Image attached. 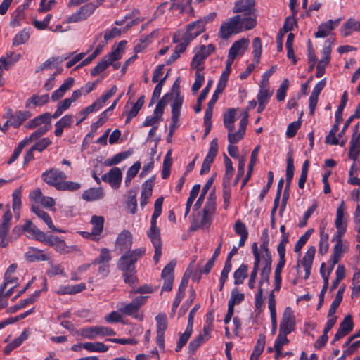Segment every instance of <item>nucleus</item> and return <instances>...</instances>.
Wrapping results in <instances>:
<instances>
[{
    "label": "nucleus",
    "mask_w": 360,
    "mask_h": 360,
    "mask_svg": "<svg viewBox=\"0 0 360 360\" xmlns=\"http://www.w3.org/2000/svg\"><path fill=\"white\" fill-rule=\"evenodd\" d=\"M257 25L255 16L236 15L222 22L217 36L221 39H228L233 34L253 29Z\"/></svg>",
    "instance_id": "1"
},
{
    "label": "nucleus",
    "mask_w": 360,
    "mask_h": 360,
    "mask_svg": "<svg viewBox=\"0 0 360 360\" xmlns=\"http://www.w3.org/2000/svg\"><path fill=\"white\" fill-rule=\"evenodd\" d=\"M146 253L145 248L126 252L119 259L117 268L123 272L125 283L132 284L136 281L135 263Z\"/></svg>",
    "instance_id": "2"
},
{
    "label": "nucleus",
    "mask_w": 360,
    "mask_h": 360,
    "mask_svg": "<svg viewBox=\"0 0 360 360\" xmlns=\"http://www.w3.org/2000/svg\"><path fill=\"white\" fill-rule=\"evenodd\" d=\"M217 211V197L214 191H211L205 205L200 212L193 218L191 229L196 231L199 229H209L212 223Z\"/></svg>",
    "instance_id": "3"
},
{
    "label": "nucleus",
    "mask_w": 360,
    "mask_h": 360,
    "mask_svg": "<svg viewBox=\"0 0 360 360\" xmlns=\"http://www.w3.org/2000/svg\"><path fill=\"white\" fill-rule=\"evenodd\" d=\"M217 211V197L214 191H211L205 205L200 212L193 218L191 229L196 231L199 229H209L212 223Z\"/></svg>",
    "instance_id": "4"
},
{
    "label": "nucleus",
    "mask_w": 360,
    "mask_h": 360,
    "mask_svg": "<svg viewBox=\"0 0 360 360\" xmlns=\"http://www.w3.org/2000/svg\"><path fill=\"white\" fill-rule=\"evenodd\" d=\"M359 123L355 125V129L350 141L349 157L354 161L349 171L347 182L352 185H360V179L358 178L360 165L357 159L360 153V133L358 132Z\"/></svg>",
    "instance_id": "5"
},
{
    "label": "nucleus",
    "mask_w": 360,
    "mask_h": 360,
    "mask_svg": "<svg viewBox=\"0 0 360 360\" xmlns=\"http://www.w3.org/2000/svg\"><path fill=\"white\" fill-rule=\"evenodd\" d=\"M174 96L171 103L172 117L169 124V131L167 136V141L170 142L174 131L179 127V117L181 115V108L184 103V96L181 95L179 89L174 91Z\"/></svg>",
    "instance_id": "6"
},
{
    "label": "nucleus",
    "mask_w": 360,
    "mask_h": 360,
    "mask_svg": "<svg viewBox=\"0 0 360 360\" xmlns=\"http://www.w3.org/2000/svg\"><path fill=\"white\" fill-rule=\"evenodd\" d=\"M105 0H96L82 6L77 11L70 15L67 22L68 23L78 22L86 20L95 10L103 4Z\"/></svg>",
    "instance_id": "7"
},
{
    "label": "nucleus",
    "mask_w": 360,
    "mask_h": 360,
    "mask_svg": "<svg viewBox=\"0 0 360 360\" xmlns=\"http://www.w3.org/2000/svg\"><path fill=\"white\" fill-rule=\"evenodd\" d=\"M78 334L84 338L94 340L98 337L113 336L116 333L109 327L96 325L81 328Z\"/></svg>",
    "instance_id": "8"
},
{
    "label": "nucleus",
    "mask_w": 360,
    "mask_h": 360,
    "mask_svg": "<svg viewBox=\"0 0 360 360\" xmlns=\"http://www.w3.org/2000/svg\"><path fill=\"white\" fill-rule=\"evenodd\" d=\"M147 298V296H138L129 304H121V306L118 308V310L120 312L127 316H132L138 320H142L143 315L139 314L138 311L141 307L146 303Z\"/></svg>",
    "instance_id": "9"
},
{
    "label": "nucleus",
    "mask_w": 360,
    "mask_h": 360,
    "mask_svg": "<svg viewBox=\"0 0 360 360\" xmlns=\"http://www.w3.org/2000/svg\"><path fill=\"white\" fill-rule=\"evenodd\" d=\"M67 176L63 171L56 168H51L41 174V179L49 186L56 188L58 191L63 180H66Z\"/></svg>",
    "instance_id": "10"
},
{
    "label": "nucleus",
    "mask_w": 360,
    "mask_h": 360,
    "mask_svg": "<svg viewBox=\"0 0 360 360\" xmlns=\"http://www.w3.org/2000/svg\"><path fill=\"white\" fill-rule=\"evenodd\" d=\"M216 49L214 44H210L207 46L202 45L196 49L195 53L191 60V66L193 69L202 68L201 65L205 60L210 56Z\"/></svg>",
    "instance_id": "11"
},
{
    "label": "nucleus",
    "mask_w": 360,
    "mask_h": 360,
    "mask_svg": "<svg viewBox=\"0 0 360 360\" xmlns=\"http://www.w3.org/2000/svg\"><path fill=\"white\" fill-rule=\"evenodd\" d=\"M295 318L292 309L288 307L285 309L279 326V333L288 335L295 330Z\"/></svg>",
    "instance_id": "12"
},
{
    "label": "nucleus",
    "mask_w": 360,
    "mask_h": 360,
    "mask_svg": "<svg viewBox=\"0 0 360 360\" xmlns=\"http://www.w3.org/2000/svg\"><path fill=\"white\" fill-rule=\"evenodd\" d=\"M12 219V214L10 210H7L4 213L2 219L0 222V246L6 248L10 243L8 234L11 228V221Z\"/></svg>",
    "instance_id": "13"
},
{
    "label": "nucleus",
    "mask_w": 360,
    "mask_h": 360,
    "mask_svg": "<svg viewBox=\"0 0 360 360\" xmlns=\"http://www.w3.org/2000/svg\"><path fill=\"white\" fill-rule=\"evenodd\" d=\"M147 236L155 248L153 259L155 263H158L162 255V240L160 229L157 226H150V229L147 231Z\"/></svg>",
    "instance_id": "14"
},
{
    "label": "nucleus",
    "mask_w": 360,
    "mask_h": 360,
    "mask_svg": "<svg viewBox=\"0 0 360 360\" xmlns=\"http://www.w3.org/2000/svg\"><path fill=\"white\" fill-rule=\"evenodd\" d=\"M31 116L32 113L28 110H18L13 112L11 108H8L3 117L5 119H9V122H11V127L18 128Z\"/></svg>",
    "instance_id": "15"
},
{
    "label": "nucleus",
    "mask_w": 360,
    "mask_h": 360,
    "mask_svg": "<svg viewBox=\"0 0 360 360\" xmlns=\"http://www.w3.org/2000/svg\"><path fill=\"white\" fill-rule=\"evenodd\" d=\"M332 44L333 41L330 39H328L321 51L322 58L319 61L316 66V77L318 78L321 77L324 75L326 67L330 62Z\"/></svg>",
    "instance_id": "16"
},
{
    "label": "nucleus",
    "mask_w": 360,
    "mask_h": 360,
    "mask_svg": "<svg viewBox=\"0 0 360 360\" xmlns=\"http://www.w3.org/2000/svg\"><path fill=\"white\" fill-rule=\"evenodd\" d=\"M157 325V336L156 342L159 347L164 350L165 349V331L166 330L168 325L167 318L165 314H158L155 318Z\"/></svg>",
    "instance_id": "17"
},
{
    "label": "nucleus",
    "mask_w": 360,
    "mask_h": 360,
    "mask_svg": "<svg viewBox=\"0 0 360 360\" xmlns=\"http://www.w3.org/2000/svg\"><path fill=\"white\" fill-rule=\"evenodd\" d=\"M248 45L249 40L247 39H241L232 44L228 54V66L232 65L238 56H242L244 53L248 49Z\"/></svg>",
    "instance_id": "18"
},
{
    "label": "nucleus",
    "mask_w": 360,
    "mask_h": 360,
    "mask_svg": "<svg viewBox=\"0 0 360 360\" xmlns=\"http://www.w3.org/2000/svg\"><path fill=\"white\" fill-rule=\"evenodd\" d=\"M218 148V140L217 138H214L211 141L208 153L203 160L200 169V174L202 175L210 172L211 165L213 162L214 158L217 155Z\"/></svg>",
    "instance_id": "19"
},
{
    "label": "nucleus",
    "mask_w": 360,
    "mask_h": 360,
    "mask_svg": "<svg viewBox=\"0 0 360 360\" xmlns=\"http://www.w3.org/2000/svg\"><path fill=\"white\" fill-rule=\"evenodd\" d=\"M122 179V174L119 167L112 168L108 173L103 174L101 177L103 181L108 182L114 189H117L120 186Z\"/></svg>",
    "instance_id": "20"
},
{
    "label": "nucleus",
    "mask_w": 360,
    "mask_h": 360,
    "mask_svg": "<svg viewBox=\"0 0 360 360\" xmlns=\"http://www.w3.org/2000/svg\"><path fill=\"white\" fill-rule=\"evenodd\" d=\"M207 23L205 20H199L188 24L184 36L191 41L205 31Z\"/></svg>",
    "instance_id": "21"
},
{
    "label": "nucleus",
    "mask_w": 360,
    "mask_h": 360,
    "mask_svg": "<svg viewBox=\"0 0 360 360\" xmlns=\"http://www.w3.org/2000/svg\"><path fill=\"white\" fill-rule=\"evenodd\" d=\"M255 5V0H238L235 2L233 8L234 13L238 15H248L254 16L252 12Z\"/></svg>",
    "instance_id": "22"
},
{
    "label": "nucleus",
    "mask_w": 360,
    "mask_h": 360,
    "mask_svg": "<svg viewBox=\"0 0 360 360\" xmlns=\"http://www.w3.org/2000/svg\"><path fill=\"white\" fill-rule=\"evenodd\" d=\"M133 243L132 235L127 230H123L117 236L115 246L121 251L129 250Z\"/></svg>",
    "instance_id": "23"
},
{
    "label": "nucleus",
    "mask_w": 360,
    "mask_h": 360,
    "mask_svg": "<svg viewBox=\"0 0 360 360\" xmlns=\"http://www.w3.org/2000/svg\"><path fill=\"white\" fill-rule=\"evenodd\" d=\"M347 219L348 214L346 212V207L344 201H342L338 207L336 212V218L335 221V228L337 229L346 230Z\"/></svg>",
    "instance_id": "24"
},
{
    "label": "nucleus",
    "mask_w": 360,
    "mask_h": 360,
    "mask_svg": "<svg viewBox=\"0 0 360 360\" xmlns=\"http://www.w3.org/2000/svg\"><path fill=\"white\" fill-rule=\"evenodd\" d=\"M24 257L25 259L30 262L47 261L49 259V256L44 253L43 250L34 247L28 248V250L25 252Z\"/></svg>",
    "instance_id": "25"
},
{
    "label": "nucleus",
    "mask_w": 360,
    "mask_h": 360,
    "mask_svg": "<svg viewBox=\"0 0 360 360\" xmlns=\"http://www.w3.org/2000/svg\"><path fill=\"white\" fill-rule=\"evenodd\" d=\"M316 253L315 246H310L306 252L303 259L301 261V264L303 266L305 275L304 278L307 279L311 274V269L312 266L313 261Z\"/></svg>",
    "instance_id": "26"
},
{
    "label": "nucleus",
    "mask_w": 360,
    "mask_h": 360,
    "mask_svg": "<svg viewBox=\"0 0 360 360\" xmlns=\"http://www.w3.org/2000/svg\"><path fill=\"white\" fill-rule=\"evenodd\" d=\"M115 53H108L102 58V60L91 71V76H96L104 71L108 66L117 61Z\"/></svg>",
    "instance_id": "27"
},
{
    "label": "nucleus",
    "mask_w": 360,
    "mask_h": 360,
    "mask_svg": "<svg viewBox=\"0 0 360 360\" xmlns=\"http://www.w3.org/2000/svg\"><path fill=\"white\" fill-rule=\"evenodd\" d=\"M340 19L336 20H329L326 22L321 23L319 27L317 32H315L314 35L316 38H321L328 36L330 32L339 25Z\"/></svg>",
    "instance_id": "28"
},
{
    "label": "nucleus",
    "mask_w": 360,
    "mask_h": 360,
    "mask_svg": "<svg viewBox=\"0 0 360 360\" xmlns=\"http://www.w3.org/2000/svg\"><path fill=\"white\" fill-rule=\"evenodd\" d=\"M353 321L350 316H347L340 323V328L335 335L333 341H338L347 335L353 329Z\"/></svg>",
    "instance_id": "29"
},
{
    "label": "nucleus",
    "mask_w": 360,
    "mask_h": 360,
    "mask_svg": "<svg viewBox=\"0 0 360 360\" xmlns=\"http://www.w3.org/2000/svg\"><path fill=\"white\" fill-rule=\"evenodd\" d=\"M32 211L41 220L44 221V222L48 226V227L54 232L61 233L63 232L61 230L57 229L50 217V215L42 210L39 206L32 205Z\"/></svg>",
    "instance_id": "30"
},
{
    "label": "nucleus",
    "mask_w": 360,
    "mask_h": 360,
    "mask_svg": "<svg viewBox=\"0 0 360 360\" xmlns=\"http://www.w3.org/2000/svg\"><path fill=\"white\" fill-rule=\"evenodd\" d=\"M49 101V94L38 95L33 94L25 102V107L27 108H32L33 107H40L46 104Z\"/></svg>",
    "instance_id": "31"
},
{
    "label": "nucleus",
    "mask_w": 360,
    "mask_h": 360,
    "mask_svg": "<svg viewBox=\"0 0 360 360\" xmlns=\"http://www.w3.org/2000/svg\"><path fill=\"white\" fill-rule=\"evenodd\" d=\"M73 115H66L60 118L56 124L54 134L57 137H60L63 133V129L70 127L73 123Z\"/></svg>",
    "instance_id": "32"
},
{
    "label": "nucleus",
    "mask_w": 360,
    "mask_h": 360,
    "mask_svg": "<svg viewBox=\"0 0 360 360\" xmlns=\"http://www.w3.org/2000/svg\"><path fill=\"white\" fill-rule=\"evenodd\" d=\"M51 123V114L49 112H45L39 116L35 117L25 124V127L27 129H33L41 124H50Z\"/></svg>",
    "instance_id": "33"
},
{
    "label": "nucleus",
    "mask_w": 360,
    "mask_h": 360,
    "mask_svg": "<svg viewBox=\"0 0 360 360\" xmlns=\"http://www.w3.org/2000/svg\"><path fill=\"white\" fill-rule=\"evenodd\" d=\"M91 224L92 229L91 233H86L88 235H94L98 236L100 235L103 229L104 218L101 216L94 215L91 217Z\"/></svg>",
    "instance_id": "34"
},
{
    "label": "nucleus",
    "mask_w": 360,
    "mask_h": 360,
    "mask_svg": "<svg viewBox=\"0 0 360 360\" xmlns=\"http://www.w3.org/2000/svg\"><path fill=\"white\" fill-rule=\"evenodd\" d=\"M103 198V191L101 188H91L82 194V198L86 201H94Z\"/></svg>",
    "instance_id": "35"
},
{
    "label": "nucleus",
    "mask_w": 360,
    "mask_h": 360,
    "mask_svg": "<svg viewBox=\"0 0 360 360\" xmlns=\"http://www.w3.org/2000/svg\"><path fill=\"white\" fill-rule=\"evenodd\" d=\"M360 336V331L350 337L348 340L345 343L344 347H347V349L343 352V356H349L354 354L360 347V340H356L352 342L353 339Z\"/></svg>",
    "instance_id": "36"
},
{
    "label": "nucleus",
    "mask_w": 360,
    "mask_h": 360,
    "mask_svg": "<svg viewBox=\"0 0 360 360\" xmlns=\"http://www.w3.org/2000/svg\"><path fill=\"white\" fill-rule=\"evenodd\" d=\"M252 254L254 255L255 262L253 264V268L250 273V279L255 280L257 276L259 266L261 263L260 254H259L258 246L257 243L252 244Z\"/></svg>",
    "instance_id": "37"
},
{
    "label": "nucleus",
    "mask_w": 360,
    "mask_h": 360,
    "mask_svg": "<svg viewBox=\"0 0 360 360\" xmlns=\"http://www.w3.org/2000/svg\"><path fill=\"white\" fill-rule=\"evenodd\" d=\"M320 240L319 244V253L321 255H325L329 248L328 243V234L325 231V226H321L320 227Z\"/></svg>",
    "instance_id": "38"
},
{
    "label": "nucleus",
    "mask_w": 360,
    "mask_h": 360,
    "mask_svg": "<svg viewBox=\"0 0 360 360\" xmlns=\"http://www.w3.org/2000/svg\"><path fill=\"white\" fill-rule=\"evenodd\" d=\"M84 349L90 352H105L109 347L101 342H86L84 343Z\"/></svg>",
    "instance_id": "39"
},
{
    "label": "nucleus",
    "mask_w": 360,
    "mask_h": 360,
    "mask_svg": "<svg viewBox=\"0 0 360 360\" xmlns=\"http://www.w3.org/2000/svg\"><path fill=\"white\" fill-rule=\"evenodd\" d=\"M248 266L247 264H241L238 269H237L234 274V284L240 285L243 283L244 280L248 277Z\"/></svg>",
    "instance_id": "40"
},
{
    "label": "nucleus",
    "mask_w": 360,
    "mask_h": 360,
    "mask_svg": "<svg viewBox=\"0 0 360 360\" xmlns=\"http://www.w3.org/2000/svg\"><path fill=\"white\" fill-rule=\"evenodd\" d=\"M152 188L153 186L150 183H148V181H146L142 185V191L141 193V201H140V205L141 207H144L148 203V199L152 195Z\"/></svg>",
    "instance_id": "41"
},
{
    "label": "nucleus",
    "mask_w": 360,
    "mask_h": 360,
    "mask_svg": "<svg viewBox=\"0 0 360 360\" xmlns=\"http://www.w3.org/2000/svg\"><path fill=\"white\" fill-rule=\"evenodd\" d=\"M30 37V29H23L18 32L13 39V45L15 46H20L26 43Z\"/></svg>",
    "instance_id": "42"
},
{
    "label": "nucleus",
    "mask_w": 360,
    "mask_h": 360,
    "mask_svg": "<svg viewBox=\"0 0 360 360\" xmlns=\"http://www.w3.org/2000/svg\"><path fill=\"white\" fill-rule=\"evenodd\" d=\"M235 115L236 110L233 108L229 109L224 115V124L228 131L234 130V122L236 121Z\"/></svg>",
    "instance_id": "43"
},
{
    "label": "nucleus",
    "mask_w": 360,
    "mask_h": 360,
    "mask_svg": "<svg viewBox=\"0 0 360 360\" xmlns=\"http://www.w3.org/2000/svg\"><path fill=\"white\" fill-rule=\"evenodd\" d=\"M269 89V86L260 84L259 90L257 96L258 102L268 103L272 95V91H271Z\"/></svg>",
    "instance_id": "44"
},
{
    "label": "nucleus",
    "mask_w": 360,
    "mask_h": 360,
    "mask_svg": "<svg viewBox=\"0 0 360 360\" xmlns=\"http://www.w3.org/2000/svg\"><path fill=\"white\" fill-rule=\"evenodd\" d=\"M244 299L245 295L243 293H240L237 288L233 289L228 302V307L234 310V306L241 303Z\"/></svg>",
    "instance_id": "45"
},
{
    "label": "nucleus",
    "mask_w": 360,
    "mask_h": 360,
    "mask_svg": "<svg viewBox=\"0 0 360 360\" xmlns=\"http://www.w3.org/2000/svg\"><path fill=\"white\" fill-rule=\"evenodd\" d=\"M213 179L210 178L202 187L200 196L198 197V200H196L195 203L193 205L194 210H197L200 209V207H201L205 200V195H207L208 191L210 190V187L213 184Z\"/></svg>",
    "instance_id": "46"
},
{
    "label": "nucleus",
    "mask_w": 360,
    "mask_h": 360,
    "mask_svg": "<svg viewBox=\"0 0 360 360\" xmlns=\"http://www.w3.org/2000/svg\"><path fill=\"white\" fill-rule=\"evenodd\" d=\"M106 120H107L105 117L100 115L98 120L91 124V131L86 135L84 141H90L96 134L97 129L101 127Z\"/></svg>",
    "instance_id": "47"
},
{
    "label": "nucleus",
    "mask_w": 360,
    "mask_h": 360,
    "mask_svg": "<svg viewBox=\"0 0 360 360\" xmlns=\"http://www.w3.org/2000/svg\"><path fill=\"white\" fill-rule=\"evenodd\" d=\"M143 103L144 96H141L138 98L137 101L133 105L131 109L127 113V117L125 122L126 123H129L133 117L137 115Z\"/></svg>",
    "instance_id": "48"
},
{
    "label": "nucleus",
    "mask_w": 360,
    "mask_h": 360,
    "mask_svg": "<svg viewBox=\"0 0 360 360\" xmlns=\"http://www.w3.org/2000/svg\"><path fill=\"white\" fill-rule=\"evenodd\" d=\"M259 152V146H257L254 148V150H252V152L251 153V158H250V163L248 165V171L245 178L243 181V185H245L248 181L249 179L252 174V172L253 170V167L256 162Z\"/></svg>",
    "instance_id": "49"
},
{
    "label": "nucleus",
    "mask_w": 360,
    "mask_h": 360,
    "mask_svg": "<svg viewBox=\"0 0 360 360\" xmlns=\"http://www.w3.org/2000/svg\"><path fill=\"white\" fill-rule=\"evenodd\" d=\"M212 85V80H209L207 82V86H205V88L203 89V90L200 93V96H198V100H197V105L194 108V111L196 113L200 112L201 111L202 103L207 97Z\"/></svg>",
    "instance_id": "50"
},
{
    "label": "nucleus",
    "mask_w": 360,
    "mask_h": 360,
    "mask_svg": "<svg viewBox=\"0 0 360 360\" xmlns=\"http://www.w3.org/2000/svg\"><path fill=\"white\" fill-rule=\"evenodd\" d=\"M224 164L226 167V172L224 175L223 181L224 184H229V181H231L234 173V168L232 165V161L227 156H225Z\"/></svg>",
    "instance_id": "51"
},
{
    "label": "nucleus",
    "mask_w": 360,
    "mask_h": 360,
    "mask_svg": "<svg viewBox=\"0 0 360 360\" xmlns=\"http://www.w3.org/2000/svg\"><path fill=\"white\" fill-rule=\"evenodd\" d=\"M193 332V327L187 325V327L184 333H182L179 338L176 347V352H179L181 348L186 344L189 338L191 337Z\"/></svg>",
    "instance_id": "52"
},
{
    "label": "nucleus",
    "mask_w": 360,
    "mask_h": 360,
    "mask_svg": "<svg viewBox=\"0 0 360 360\" xmlns=\"http://www.w3.org/2000/svg\"><path fill=\"white\" fill-rule=\"evenodd\" d=\"M22 186H20L18 188L15 189L12 194L13 198V210L14 212L20 210L21 207V197H22Z\"/></svg>",
    "instance_id": "53"
},
{
    "label": "nucleus",
    "mask_w": 360,
    "mask_h": 360,
    "mask_svg": "<svg viewBox=\"0 0 360 360\" xmlns=\"http://www.w3.org/2000/svg\"><path fill=\"white\" fill-rule=\"evenodd\" d=\"M294 175V163L293 159L291 156H288L287 159L286 167V188H290V183L292 180Z\"/></svg>",
    "instance_id": "54"
},
{
    "label": "nucleus",
    "mask_w": 360,
    "mask_h": 360,
    "mask_svg": "<svg viewBox=\"0 0 360 360\" xmlns=\"http://www.w3.org/2000/svg\"><path fill=\"white\" fill-rule=\"evenodd\" d=\"M129 155L128 152H121L115 155H114L112 158H108L105 161V165L106 166H112L115 165H117L121 162L122 160L127 159Z\"/></svg>",
    "instance_id": "55"
},
{
    "label": "nucleus",
    "mask_w": 360,
    "mask_h": 360,
    "mask_svg": "<svg viewBox=\"0 0 360 360\" xmlns=\"http://www.w3.org/2000/svg\"><path fill=\"white\" fill-rule=\"evenodd\" d=\"M176 264L175 260L170 261L163 269L161 276L162 278H174V267Z\"/></svg>",
    "instance_id": "56"
},
{
    "label": "nucleus",
    "mask_w": 360,
    "mask_h": 360,
    "mask_svg": "<svg viewBox=\"0 0 360 360\" xmlns=\"http://www.w3.org/2000/svg\"><path fill=\"white\" fill-rule=\"evenodd\" d=\"M154 34L155 32H152L148 36L142 37L140 39L139 42L134 47V51L136 53H139L144 50L148 46V44L151 42V39Z\"/></svg>",
    "instance_id": "57"
},
{
    "label": "nucleus",
    "mask_w": 360,
    "mask_h": 360,
    "mask_svg": "<svg viewBox=\"0 0 360 360\" xmlns=\"http://www.w3.org/2000/svg\"><path fill=\"white\" fill-rule=\"evenodd\" d=\"M195 82L192 86V91L193 93L197 92L200 87L202 86L204 81H205V77L204 75L201 72L202 70V68H198L195 69Z\"/></svg>",
    "instance_id": "58"
},
{
    "label": "nucleus",
    "mask_w": 360,
    "mask_h": 360,
    "mask_svg": "<svg viewBox=\"0 0 360 360\" xmlns=\"http://www.w3.org/2000/svg\"><path fill=\"white\" fill-rule=\"evenodd\" d=\"M169 96V94H165L162 97V98L158 101V104L156 105V107L154 110L153 114L158 116L162 119V114L164 112V110L165 106L167 104L168 97Z\"/></svg>",
    "instance_id": "59"
},
{
    "label": "nucleus",
    "mask_w": 360,
    "mask_h": 360,
    "mask_svg": "<svg viewBox=\"0 0 360 360\" xmlns=\"http://www.w3.org/2000/svg\"><path fill=\"white\" fill-rule=\"evenodd\" d=\"M265 345L264 337H261L258 339L257 345L255 347L254 351L251 355L250 360H257L258 356L262 353Z\"/></svg>",
    "instance_id": "60"
},
{
    "label": "nucleus",
    "mask_w": 360,
    "mask_h": 360,
    "mask_svg": "<svg viewBox=\"0 0 360 360\" xmlns=\"http://www.w3.org/2000/svg\"><path fill=\"white\" fill-rule=\"evenodd\" d=\"M110 260L111 256L109 250L102 248L99 256L92 262V264L96 265L97 263H109Z\"/></svg>",
    "instance_id": "61"
},
{
    "label": "nucleus",
    "mask_w": 360,
    "mask_h": 360,
    "mask_svg": "<svg viewBox=\"0 0 360 360\" xmlns=\"http://www.w3.org/2000/svg\"><path fill=\"white\" fill-rule=\"evenodd\" d=\"M80 188H81V185H80V184H79L77 182L63 180V182H62L60 188H58V191H75L79 190Z\"/></svg>",
    "instance_id": "62"
},
{
    "label": "nucleus",
    "mask_w": 360,
    "mask_h": 360,
    "mask_svg": "<svg viewBox=\"0 0 360 360\" xmlns=\"http://www.w3.org/2000/svg\"><path fill=\"white\" fill-rule=\"evenodd\" d=\"M288 86L289 81L285 79L277 89L276 98L278 101H283L285 99Z\"/></svg>",
    "instance_id": "63"
},
{
    "label": "nucleus",
    "mask_w": 360,
    "mask_h": 360,
    "mask_svg": "<svg viewBox=\"0 0 360 360\" xmlns=\"http://www.w3.org/2000/svg\"><path fill=\"white\" fill-rule=\"evenodd\" d=\"M41 290L35 291L30 297L21 300V302L16 305L17 309L24 308L28 304H32L39 298Z\"/></svg>",
    "instance_id": "64"
}]
</instances>
